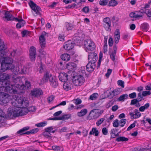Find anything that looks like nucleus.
<instances>
[{
	"label": "nucleus",
	"instance_id": "1",
	"mask_svg": "<svg viewBox=\"0 0 151 151\" xmlns=\"http://www.w3.org/2000/svg\"><path fill=\"white\" fill-rule=\"evenodd\" d=\"M8 80H6L7 83H5V85H3L2 86H1V89H0V91H3V89L4 88V91L9 93H17V90L19 88H17L18 87V83H16L14 85L10 84V82Z\"/></svg>",
	"mask_w": 151,
	"mask_h": 151
},
{
	"label": "nucleus",
	"instance_id": "2",
	"mask_svg": "<svg viewBox=\"0 0 151 151\" xmlns=\"http://www.w3.org/2000/svg\"><path fill=\"white\" fill-rule=\"evenodd\" d=\"M29 102L25 98H19L16 99L12 104L15 107L25 108L29 105Z\"/></svg>",
	"mask_w": 151,
	"mask_h": 151
},
{
	"label": "nucleus",
	"instance_id": "3",
	"mask_svg": "<svg viewBox=\"0 0 151 151\" xmlns=\"http://www.w3.org/2000/svg\"><path fill=\"white\" fill-rule=\"evenodd\" d=\"M17 108H12L9 111V113L10 116L11 115L14 116H17L19 115L22 116L26 114L27 112L24 113L25 109H22L20 110L19 107H17Z\"/></svg>",
	"mask_w": 151,
	"mask_h": 151
},
{
	"label": "nucleus",
	"instance_id": "4",
	"mask_svg": "<svg viewBox=\"0 0 151 151\" xmlns=\"http://www.w3.org/2000/svg\"><path fill=\"white\" fill-rule=\"evenodd\" d=\"M28 4L32 9L35 12V14H34L35 16L41 15L40 12L41 11V9L39 6L37 5L33 1L31 0L29 2Z\"/></svg>",
	"mask_w": 151,
	"mask_h": 151
},
{
	"label": "nucleus",
	"instance_id": "5",
	"mask_svg": "<svg viewBox=\"0 0 151 151\" xmlns=\"http://www.w3.org/2000/svg\"><path fill=\"white\" fill-rule=\"evenodd\" d=\"M72 80L73 83L77 86H81L84 81V78L81 75L73 76Z\"/></svg>",
	"mask_w": 151,
	"mask_h": 151
},
{
	"label": "nucleus",
	"instance_id": "6",
	"mask_svg": "<svg viewBox=\"0 0 151 151\" xmlns=\"http://www.w3.org/2000/svg\"><path fill=\"white\" fill-rule=\"evenodd\" d=\"M29 129V127H26L22 129L19 130L17 132V133L18 134H35L39 130L38 128H35L33 129L30 131H27L26 132L24 133V132L28 130Z\"/></svg>",
	"mask_w": 151,
	"mask_h": 151
},
{
	"label": "nucleus",
	"instance_id": "7",
	"mask_svg": "<svg viewBox=\"0 0 151 151\" xmlns=\"http://www.w3.org/2000/svg\"><path fill=\"white\" fill-rule=\"evenodd\" d=\"M84 44L85 47L88 50H93L95 48L94 43L90 39H88L85 40Z\"/></svg>",
	"mask_w": 151,
	"mask_h": 151
},
{
	"label": "nucleus",
	"instance_id": "8",
	"mask_svg": "<svg viewBox=\"0 0 151 151\" xmlns=\"http://www.w3.org/2000/svg\"><path fill=\"white\" fill-rule=\"evenodd\" d=\"M10 78V76L8 74H1L0 73V89H1L2 85H5L7 82L6 80H9Z\"/></svg>",
	"mask_w": 151,
	"mask_h": 151
},
{
	"label": "nucleus",
	"instance_id": "9",
	"mask_svg": "<svg viewBox=\"0 0 151 151\" xmlns=\"http://www.w3.org/2000/svg\"><path fill=\"white\" fill-rule=\"evenodd\" d=\"M88 61L95 63L98 59V57L96 54L94 52H91L88 55Z\"/></svg>",
	"mask_w": 151,
	"mask_h": 151
},
{
	"label": "nucleus",
	"instance_id": "10",
	"mask_svg": "<svg viewBox=\"0 0 151 151\" xmlns=\"http://www.w3.org/2000/svg\"><path fill=\"white\" fill-rule=\"evenodd\" d=\"M36 56V48L34 46L31 47L29 50V58L31 61L35 60Z\"/></svg>",
	"mask_w": 151,
	"mask_h": 151
},
{
	"label": "nucleus",
	"instance_id": "11",
	"mask_svg": "<svg viewBox=\"0 0 151 151\" xmlns=\"http://www.w3.org/2000/svg\"><path fill=\"white\" fill-rule=\"evenodd\" d=\"M19 18H14V20L18 22L17 24L16 27L18 28H20L24 26L25 23L24 20L21 17L18 16Z\"/></svg>",
	"mask_w": 151,
	"mask_h": 151
},
{
	"label": "nucleus",
	"instance_id": "12",
	"mask_svg": "<svg viewBox=\"0 0 151 151\" xmlns=\"http://www.w3.org/2000/svg\"><path fill=\"white\" fill-rule=\"evenodd\" d=\"M0 91V104H4L7 103V96L6 93Z\"/></svg>",
	"mask_w": 151,
	"mask_h": 151
},
{
	"label": "nucleus",
	"instance_id": "13",
	"mask_svg": "<svg viewBox=\"0 0 151 151\" xmlns=\"http://www.w3.org/2000/svg\"><path fill=\"white\" fill-rule=\"evenodd\" d=\"M32 95L35 97H37L43 94L42 91L39 88H36L31 91Z\"/></svg>",
	"mask_w": 151,
	"mask_h": 151
},
{
	"label": "nucleus",
	"instance_id": "14",
	"mask_svg": "<svg viewBox=\"0 0 151 151\" xmlns=\"http://www.w3.org/2000/svg\"><path fill=\"white\" fill-rule=\"evenodd\" d=\"M5 45L4 44V42L2 41L0 39V60H1V59L4 57V55L5 54V52L4 51Z\"/></svg>",
	"mask_w": 151,
	"mask_h": 151
},
{
	"label": "nucleus",
	"instance_id": "15",
	"mask_svg": "<svg viewBox=\"0 0 151 151\" xmlns=\"http://www.w3.org/2000/svg\"><path fill=\"white\" fill-rule=\"evenodd\" d=\"M58 77L60 80L63 82H66L68 79V75L64 72L60 73Z\"/></svg>",
	"mask_w": 151,
	"mask_h": 151
},
{
	"label": "nucleus",
	"instance_id": "16",
	"mask_svg": "<svg viewBox=\"0 0 151 151\" xmlns=\"http://www.w3.org/2000/svg\"><path fill=\"white\" fill-rule=\"evenodd\" d=\"M95 67V63L89 62V61H88V63L86 65V69L87 71L91 72L94 70Z\"/></svg>",
	"mask_w": 151,
	"mask_h": 151
},
{
	"label": "nucleus",
	"instance_id": "17",
	"mask_svg": "<svg viewBox=\"0 0 151 151\" xmlns=\"http://www.w3.org/2000/svg\"><path fill=\"white\" fill-rule=\"evenodd\" d=\"M113 49L114 51L110 54V57L113 61L115 60L116 54L117 49V47L116 45H114L113 46Z\"/></svg>",
	"mask_w": 151,
	"mask_h": 151
},
{
	"label": "nucleus",
	"instance_id": "18",
	"mask_svg": "<svg viewBox=\"0 0 151 151\" xmlns=\"http://www.w3.org/2000/svg\"><path fill=\"white\" fill-rule=\"evenodd\" d=\"M27 68L24 66H19L18 67L15 71V73H25L26 72Z\"/></svg>",
	"mask_w": 151,
	"mask_h": 151
},
{
	"label": "nucleus",
	"instance_id": "19",
	"mask_svg": "<svg viewBox=\"0 0 151 151\" xmlns=\"http://www.w3.org/2000/svg\"><path fill=\"white\" fill-rule=\"evenodd\" d=\"M63 85L64 89L66 91L71 90L73 88V85L71 82L66 81Z\"/></svg>",
	"mask_w": 151,
	"mask_h": 151
},
{
	"label": "nucleus",
	"instance_id": "20",
	"mask_svg": "<svg viewBox=\"0 0 151 151\" xmlns=\"http://www.w3.org/2000/svg\"><path fill=\"white\" fill-rule=\"evenodd\" d=\"M49 78L50 85L52 87L56 88L58 85V83L56 79L53 78L52 76H50Z\"/></svg>",
	"mask_w": 151,
	"mask_h": 151
},
{
	"label": "nucleus",
	"instance_id": "21",
	"mask_svg": "<svg viewBox=\"0 0 151 151\" xmlns=\"http://www.w3.org/2000/svg\"><path fill=\"white\" fill-rule=\"evenodd\" d=\"M73 43L71 40L66 42L64 46V48L67 50H70L74 47Z\"/></svg>",
	"mask_w": 151,
	"mask_h": 151
},
{
	"label": "nucleus",
	"instance_id": "22",
	"mask_svg": "<svg viewBox=\"0 0 151 151\" xmlns=\"http://www.w3.org/2000/svg\"><path fill=\"white\" fill-rule=\"evenodd\" d=\"M25 85L22 84L21 85L17 84L18 87H17V88H19L20 89H23L24 88H29L31 86V84L30 82L27 81H25Z\"/></svg>",
	"mask_w": 151,
	"mask_h": 151
},
{
	"label": "nucleus",
	"instance_id": "23",
	"mask_svg": "<svg viewBox=\"0 0 151 151\" xmlns=\"http://www.w3.org/2000/svg\"><path fill=\"white\" fill-rule=\"evenodd\" d=\"M76 66V65L73 62L69 63L66 64L67 68L70 71L75 70Z\"/></svg>",
	"mask_w": 151,
	"mask_h": 151
},
{
	"label": "nucleus",
	"instance_id": "24",
	"mask_svg": "<svg viewBox=\"0 0 151 151\" xmlns=\"http://www.w3.org/2000/svg\"><path fill=\"white\" fill-rule=\"evenodd\" d=\"M4 12H5V17H4L3 18L6 19L8 21L15 20H14V17H13V16L9 12L6 11H4Z\"/></svg>",
	"mask_w": 151,
	"mask_h": 151
},
{
	"label": "nucleus",
	"instance_id": "25",
	"mask_svg": "<svg viewBox=\"0 0 151 151\" xmlns=\"http://www.w3.org/2000/svg\"><path fill=\"white\" fill-rule=\"evenodd\" d=\"M45 39L43 35H41L39 37L40 43L41 48H43L45 46Z\"/></svg>",
	"mask_w": 151,
	"mask_h": 151
},
{
	"label": "nucleus",
	"instance_id": "26",
	"mask_svg": "<svg viewBox=\"0 0 151 151\" xmlns=\"http://www.w3.org/2000/svg\"><path fill=\"white\" fill-rule=\"evenodd\" d=\"M0 60V61H2L4 63H6V64L8 65L9 64H12L13 62L12 59L9 57H3Z\"/></svg>",
	"mask_w": 151,
	"mask_h": 151
},
{
	"label": "nucleus",
	"instance_id": "27",
	"mask_svg": "<svg viewBox=\"0 0 151 151\" xmlns=\"http://www.w3.org/2000/svg\"><path fill=\"white\" fill-rule=\"evenodd\" d=\"M51 76H52L51 74H50L48 72H46L44 75L42 80L43 83L46 82L50 81V77Z\"/></svg>",
	"mask_w": 151,
	"mask_h": 151
},
{
	"label": "nucleus",
	"instance_id": "28",
	"mask_svg": "<svg viewBox=\"0 0 151 151\" xmlns=\"http://www.w3.org/2000/svg\"><path fill=\"white\" fill-rule=\"evenodd\" d=\"M95 112V116L96 118H97L100 116L101 114L103 112V111L99 109H95L91 110V112Z\"/></svg>",
	"mask_w": 151,
	"mask_h": 151
},
{
	"label": "nucleus",
	"instance_id": "29",
	"mask_svg": "<svg viewBox=\"0 0 151 151\" xmlns=\"http://www.w3.org/2000/svg\"><path fill=\"white\" fill-rule=\"evenodd\" d=\"M119 93V91L118 90L115 89L113 91L110 92L109 94L108 95V96L111 98L114 96L118 95Z\"/></svg>",
	"mask_w": 151,
	"mask_h": 151
},
{
	"label": "nucleus",
	"instance_id": "30",
	"mask_svg": "<svg viewBox=\"0 0 151 151\" xmlns=\"http://www.w3.org/2000/svg\"><path fill=\"white\" fill-rule=\"evenodd\" d=\"M61 58L62 60L66 61H69L70 58V55L67 53L62 54L61 56Z\"/></svg>",
	"mask_w": 151,
	"mask_h": 151
},
{
	"label": "nucleus",
	"instance_id": "31",
	"mask_svg": "<svg viewBox=\"0 0 151 151\" xmlns=\"http://www.w3.org/2000/svg\"><path fill=\"white\" fill-rule=\"evenodd\" d=\"M140 28L143 31L147 32L149 28V25L147 23H144L141 24Z\"/></svg>",
	"mask_w": 151,
	"mask_h": 151
},
{
	"label": "nucleus",
	"instance_id": "32",
	"mask_svg": "<svg viewBox=\"0 0 151 151\" xmlns=\"http://www.w3.org/2000/svg\"><path fill=\"white\" fill-rule=\"evenodd\" d=\"M89 134L90 135H94L95 136H97L99 134V131L96 128H93Z\"/></svg>",
	"mask_w": 151,
	"mask_h": 151
},
{
	"label": "nucleus",
	"instance_id": "33",
	"mask_svg": "<svg viewBox=\"0 0 151 151\" xmlns=\"http://www.w3.org/2000/svg\"><path fill=\"white\" fill-rule=\"evenodd\" d=\"M129 114L131 116V118L132 119H136L140 117L141 116L140 113L139 112L135 114L133 112H130Z\"/></svg>",
	"mask_w": 151,
	"mask_h": 151
},
{
	"label": "nucleus",
	"instance_id": "34",
	"mask_svg": "<svg viewBox=\"0 0 151 151\" xmlns=\"http://www.w3.org/2000/svg\"><path fill=\"white\" fill-rule=\"evenodd\" d=\"M52 150L55 151H63V149L61 146L53 145L52 146Z\"/></svg>",
	"mask_w": 151,
	"mask_h": 151
},
{
	"label": "nucleus",
	"instance_id": "35",
	"mask_svg": "<svg viewBox=\"0 0 151 151\" xmlns=\"http://www.w3.org/2000/svg\"><path fill=\"white\" fill-rule=\"evenodd\" d=\"M87 113V110L86 109H83L81 110L80 112L77 113L78 116L79 117L83 116Z\"/></svg>",
	"mask_w": 151,
	"mask_h": 151
},
{
	"label": "nucleus",
	"instance_id": "36",
	"mask_svg": "<svg viewBox=\"0 0 151 151\" xmlns=\"http://www.w3.org/2000/svg\"><path fill=\"white\" fill-rule=\"evenodd\" d=\"M1 63L2 67V71L4 72L8 69L9 65L1 61Z\"/></svg>",
	"mask_w": 151,
	"mask_h": 151
},
{
	"label": "nucleus",
	"instance_id": "37",
	"mask_svg": "<svg viewBox=\"0 0 151 151\" xmlns=\"http://www.w3.org/2000/svg\"><path fill=\"white\" fill-rule=\"evenodd\" d=\"M42 135L48 139H52V137L51 136V134L50 132H47L45 131L42 133Z\"/></svg>",
	"mask_w": 151,
	"mask_h": 151
},
{
	"label": "nucleus",
	"instance_id": "38",
	"mask_svg": "<svg viewBox=\"0 0 151 151\" xmlns=\"http://www.w3.org/2000/svg\"><path fill=\"white\" fill-rule=\"evenodd\" d=\"M128 96L127 94L122 95L118 98V100L119 101H124L125 99L127 98Z\"/></svg>",
	"mask_w": 151,
	"mask_h": 151
},
{
	"label": "nucleus",
	"instance_id": "39",
	"mask_svg": "<svg viewBox=\"0 0 151 151\" xmlns=\"http://www.w3.org/2000/svg\"><path fill=\"white\" fill-rule=\"evenodd\" d=\"M129 139L127 138H126L124 137H117L116 139V140L117 142H124L127 141Z\"/></svg>",
	"mask_w": 151,
	"mask_h": 151
},
{
	"label": "nucleus",
	"instance_id": "40",
	"mask_svg": "<svg viewBox=\"0 0 151 151\" xmlns=\"http://www.w3.org/2000/svg\"><path fill=\"white\" fill-rule=\"evenodd\" d=\"M65 28L67 30H72L73 28V25L71 23H65Z\"/></svg>",
	"mask_w": 151,
	"mask_h": 151
},
{
	"label": "nucleus",
	"instance_id": "41",
	"mask_svg": "<svg viewBox=\"0 0 151 151\" xmlns=\"http://www.w3.org/2000/svg\"><path fill=\"white\" fill-rule=\"evenodd\" d=\"M136 19H139L141 18H142L143 16V12H141L140 11L139 12H135Z\"/></svg>",
	"mask_w": 151,
	"mask_h": 151
},
{
	"label": "nucleus",
	"instance_id": "42",
	"mask_svg": "<svg viewBox=\"0 0 151 151\" xmlns=\"http://www.w3.org/2000/svg\"><path fill=\"white\" fill-rule=\"evenodd\" d=\"M117 4V2L115 0H111L109 2L108 6H114L116 5Z\"/></svg>",
	"mask_w": 151,
	"mask_h": 151
},
{
	"label": "nucleus",
	"instance_id": "43",
	"mask_svg": "<svg viewBox=\"0 0 151 151\" xmlns=\"http://www.w3.org/2000/svg\"><path fill=\"white\" fill-rule=\"evenodd\" d=\"M103 24L104 28L106 31H109L111 30V24Z\"/></svg>",
	"mask_w": 151,
	"mask_h": 151
},
{
	"label": "nucleus",
	"instance_id": "44",
	"mask_svg": "<svg viewBox=\"0 0 151 151\" xmlns=\"http://www.w3.org/2000/svg\"><path fill=\"white\" fill-rule=\"evenodd\" d=\"M127 119H121L119 122V126L121 127H124L127 122Z\"/></svg>",
	"mask_w": 151,
	"mask_h": 151
},
{
	"label": "nucleus",
	"instance_id": "45",
	"mask_svg": "<svg viewBox=\"0 0 151 151\" xmlns=\"http://www.w3.org/2000/svg\"><path fill=\"white\" fill-rule=\"evenodd\" d=\"M47 124V122L44 121L38 124H36L35 126L38 127H42L46 125Z\"/></svg>",
	"mask_w": 151,
	"mask_h": 151
},
{
	"label": "nucleus",
	"instance_id": "46",
	"mask_svg": "<svg viewBox=\"0 0 151 151\" xmlns=\"http://www.w3.org/2000/svg\"><path fill=\"white\" fill-rule=\"evenodd\" d=\"M98 95L97 93H93L90 96L89 99L92 100H95L96 99Z\"/></svg>",
	"mask_w": 151,
	"mask_h": 151
},
{
	"label": "nucleus",
	"instance_id": "47",
	"mask_svg": "<svg viewBox=\"0 0 151 151\" xmlns=\"http://www.w3.org/2000/svg\"><path fill=\"white\" fill-rule=\"evenodd\" d=\"M119 125V120L116 119L114 120L113 123V126L115 127H117Z\"/></svg>",
	"mask_w": 151,
	"mask_h": 151
},
{
	"label": "nucleus",
	"instance_id": "48",
	"mask_svg": "<svg viewBox=\"0 0 151 151\" xmlns=\"http://www.w3.org/2000/svg\"><path fill=\"white\" fill-rule=\"evenodd\" d=\"M103 24H111V22L110 18L109 17H106L104 18L103 20Z\"/></svg>",
	"mask_w": 151,
	"mask_h": 151
},
{
	"label": "nucleus",
	"instance_id": "49",
	"mask_svg": "<svg viewBox=\"0 0 151 151\" xmlns=\"http://www.w3.org/2000/svg\"><path fill=\"white\" fill-rule=\"evenodd\" d=\"M99 4L101 6L106 5L108 3L107 0H101L99 2Z\"/></svg>",
	"mask_w": 151,
	"mask_h": 151
},
{
	"label": "nucleus",
	"instance_id": "50",
	"mask_svg": "<svg viewBox=\"0 0 151 151\" xmlns=\"http://www.w3.org/2000/svg\"><path fill=\"white\" fill-rule=\"evenodd\" d=\"M55 127H54L53 126H51L47 127L45 129V131L47 132H50V133L52 130L54 128H55Z\"/></svg>",
	"mask_w": 151,
	"mask_h": 151
},
{
	"label": "nucleus",
	"instance_id": "51",
	"mask_svg": "<svg viewBox=\"0 0 151 151\" xmlns=\"http://www.w3.org/2000/svg\"><path fill=\"white\" fill-rule=\"evenodd\" d=\"M104 120L105 119L104 118H101L96 122V124L99 126L104 122Z\"/></svg>",
	"mask_w": 151,
	"mask_h": 151
},
{
	"label": "nucleus",
	"instance_id": "52",
	"mask_svg": "<svg viewBox=\"0 0 151 151\" xmlns=\"http://www.w3.org/2000/svg\"><path fill=\"white\" fill-rule=\"evenodd\" d=\"M10 67H11V69L14 73L17 74V73H15L16 72L15 71H16L17 69H18V67H17L16 68L15 66L12 64L10 66Z\"/></svg>",
	"mask_w": 151,
	"mask_h": 151
},
{
	"label": "nucleus",
	"instance_id": "53",
	"mask_svg": "<svg viewBox=\"0 0 151 151\" xmlns=\"http://www.w3.org/2000/svg\"><path fill=\"white\" fill-rule=\"evenodd\" d=\"M137 123V122L135 121L134 123L131 124L127 128V131H129L132 129V128L134 127L135 126V123Z\"/></svg>",
	"mask_w": 151,
	"mask_h": 151
},
{
	"label": "nucleus",
	"instance_id": "54",
	"mask_svg": "<svg viewBox=\"0 0 151 151\" xmlns=\"http://www.w3.org/2000/svg\"><path fill=\"white\" fill-rule=\"evenodd\" d=\"M142 93L143 96H145L147 95H150L151 94V93L150 91H143Z\"/></svg>",
	"mask_w": 151,
	"mask_h": 151
},
{
	"label": "nucleus",
	"instance_id": "55",
	"mask_svg": "<svg viewBox=\"0 0 151 151\" xmlns=\"http://www.w3.org/2000/svg\"><path fill=\"white\" fill-rule=\"evenodd\" d=\"M129 97L131 99L135 98L137 96V94L135 92H133L129 94Z\"/></svg>",
	"mask_w": 151,
	"mask_h": 151
},
{
	"label": "nucleus",
	"instance_id": "56",
	"mask_svg": "<svg viewBox=\"0 0 151 151\" xmlns=\"http://www.w3.org/2000/svg\"><path fill=\"white\" fill-rule=\"evenodd\" d=\"M120 38V36H114V40L115 43L116 44H117L119 42V40Z\"/></svg>",
	"mask_w": 151,
	"mask_h": 151
},
{
	"label": "nucleus",
	"instance_id": "57",
	"mask_svg": "<svg viewBox=\"0 0 151 151\" xmlns=\"http://www.w3.org/2000/svg\"><path fill=\"white\" fill-rule=\"evenodd\" d=\"M62 116L63 120H66L70 118L71 115L70 114H68L63 115Z\"/></svg>",
	"mask_w": 151,
	"mask_h": 151
},
{
	"label": "nucleus",
	"instance_id": "58",
	"mask_svg": "<svg viewBox=\"0 0 151 151\" xmlns=\"http://www.w3.org/2000/svg\"><path fill=\"white\" fill-rule=\"evenodd\" d=\"M144 13H145L147 17L150 18V17H151V10L150 9L146 10L145 12Z\"/></svg>",
	"mask_w": 151,
	"mask_h": 151
},
{
	"label": "nucleus",
	"instance_id": "59",
	"mask_svg": "<svg viewBox=\"0 0 151 151\" xmlns=\"http://www.w3.org/2000/svg\"><path fill=\"white\" fill-rule=\"evenodd\" d=\"M113 38L111 37H110L108 41L109 46L111 47L113 45Z\"/></svg>",
	"mask_w": 151,
	"mask_h": 151
},
{
	"label": "nucleus",
	"instance_id": "60",
	"mask_svg": "<svg viewBox=\"0 0 151 151\" xmlns=\"http://www.w3.org/2000/svg\"><path fill=\"white\" fill-rule=\"evenodd\" d=\"M118 84L122 86V88L124 87V82L121 80H119L117 81Z\"/></svg>",
	"mask_w": 151,
	"mask_h": 151
},
{
	"label": "nucleus",
	"instance_id": "61",
	"mask_svg": "<svg viewBox=\"0 0 151 151\" xmlns=\"http://www.w3.org/2000/svg\"><path fill=\"white\" fill-rule=\"evenodd\" d=\"M89 10V8L88 6H85L82 9L83 11L86 13H88Z\"/></svg>",
	"mask_w": 151,
	"mask_h": 151
},
{
	"label": "nucleus",
	"instance_id": "62",
	"mask_svg": "<svg viewBox=\"0 0 151 151\" xmlns=\"http://www.w3.org/2000/svg\"><path fill=\"white\" fill-rule=\"evenodd\" d=\"M102 131L103 134L104 135H107L108 133V130L106 127L103 128Z\"/></svg>",
	"mask_w": 151,
	"mask_h": 151
},
{
	"label": "nucleus",
	"instance_id": "63",
	"mask_svg": "<svg viewBox=\"0 0 151 151\" xmlns=\"http://www.w3.org/2000/svg\"><path fill=\"white\" fill-rule=\"evenodd\" d=\"M112 72V70L109 69L107 70V73L106 74L105 76L107 77H108Z\"/></svg>",
	"mask_w": 151,
	"mask_h": 151
},
{
	"label": "nucleus",
	"instance_id": "64",
	"mask_svg": "<svg viewBox=\"0 0 151 151\" xmlns=\"http://www.w3.org/2000/svg\"><path fill=\"white\" fill-rule=\"evenodd\" d=\"M54 96L53 95H51L50 96L47 98V100L49 103H50L51 101H52L54 99Z\"/></svg>",
	"mask_w": 151,
	"mask_h": 151
}]
</instances>
